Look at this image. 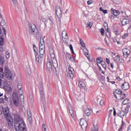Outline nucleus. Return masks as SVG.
Masks as SVG:
<instances>
[{"label": "nucleus", "instance_id": "nucleus-7", "mask_svg": "<svg viewBox=\"0 0 131 131\" xmlns=\"http://www.w3.org/2000/svg\"><path fill=\"white\" fill-rule=\"evenodd\" d=\"M40 93L41 95V101L45 104V91H43V84L40 83L39 84Z\"/></svg>", "mask_w": 131, "mask_h": 131}, {"label": "nucleus", "instance_id": "nucleus-47", "mask_svg": "<svg viewBox=\"0 0 131 131\" xmlns=\"http://www.w3.org/2000/svg\"><path fill=\"white\" fill-rule=\"evenodd\" d=\"M104 32H105V30H104V29H103V28H101L100 29V33H101V35H104Z\"/></svg>", "mask_w": 131, "mask_h": 131}, {"label": "nucleus", "instance_id": "nucleus-52", "mask_svg": "<svg viewBox=\"0 0 131 131\" xmlns=\"http://www.w3.org/2000/svg\"><path fill=\"white\" fill-rule=\"evenodd\" d=\"M88 5H92L93 4V0H89L87 2Z\"/></svg>", "mask_w": 131, "mask_h": 131}, {"label": "nucleus", "instance_id": "nucleus-64", "mask_svg": "<svg viewBox=\"0 0 131 131\" xmlns=\"http://www.w3.org/2000/svg\"><path fill=\"white\" fill-rule=\"evenodd\" d=\"M111 67L112 68H114V64H113V63H111Z\"/></svg>", "mask_w": 131, "mask_h": 131}, {"label": "nucleus", "instance_id": "nucleus-53", "mask_svg": "<svg viewBox=\"0 0 131 131\" xmlns=\"http://www.w3.org/2000/svg\"><path fill=\"white\" fill-rule=\"evenodd\" d=\"M27 72H28V74H29V75H30V74H31V70L30 69V68L28 69Z\"/></svg>", "mask_w": 131, "mask_h": 131}, {"label": "nucleus", "instance_id": "nucleus-1", "mask_svg": "<svg viewBox=\"0 0 131 131\" xmlns=\"http://www.w3.org/2000/svg\"><path fill=\"white\" fill-rule=\"evenodd\" d=\"M14 126V127L16 131H26L25 129V124L24 121L17 114H13Z\"/></svg>", "mask_w": 131, "mask_h": 131}, {"label": "nucleus", "instance_id": "nucleus-5", "mask_svg": "<svg viewBox=\"0 0 131 131\" xmlns=\"http://www.w3.org/2000/svg\"><path fill=\"white\" fill-rule=\"evenodd\" d=\"M45 40L43 38H40V43H39V53H40V57L41 59L43 58V55H45Z\"/></svg>", "mask_w": 131, "mask_h": 131}, {"label": "nucleus", "instance_id": "nucleus-23", "mask_svg": "<svg viewBox=\"0 0 131 131\" xmlns=\"http://www.w3.org/2000/svg\"><path fill=\"white\" fill-rule=\"evenodd\" d=\"M18 93L20 95V98H21V99H24V95H23V90H22V89H18Z\"/></svg>", "mask_w": 131, "mask_h": 131}, {"label": "nucleus", "instance_id": "nucleus-11", "mask_svg": "<svg viewBox=\"0 0 131 131\" xmlns=\"http://www.w3.org/2000/svg\"><path fill=\"white\" fill-rule=\"evenodd\" d=\"M8 125L9 126H13L14 124V122L13 121V118H12V116H9L5 118Z\"/></svg>", "mask_w": 131, "mask_h": 131}, {"label": "nucleus", "instance_id": "nucleus-30", "mask_svg": "<svg viewBox=\"0 0 131 131\" xmlns=\"http://www.w3.org/2000/svg\"><path fill=\"white\" fill-rule=\"evenodd\" d=\"M4 37L3 36H0V46H3L4 45Z\"/></svg>", "mask_w": 131, "mask_h": 131}, {"label": "nucleus", "instance_id": "nucleus-44", "mask_svg": "<svg viewBox=\"0 0 131 131\" xmlns=\"http://www.w3.org/2000/svg\"><path fill=\"white\" fill-rule=\"evenodd\" d=\"M117 63H122V59H120V57H118L117 58Z\"/></svg>", "mask_w": 131, "mask_h": 131}, {"label": "nucleus", "instance_id": "nucleus-50", "mask_svg": "<svg viewBox=\"0 0 131 131\" xmlns=\"http://www.w3.org/2000/svg\"><path fill=\"white\" fill-rule=\"evenodd\" d=\"M28 120L30 123H31V122H32V118H31V117H28Z\"/></svg>", "mask_w": 131, "mask_h": 131}, {"label": "nucleus", "instance_id": "nucleus-6", "mask_svg": "<svg viewBox=\"0 0 131 131\" xmlns=\"http://www.w3.org/2000/svg\"><path fill=\"white\" fill-rule=\"evenodd\" d=\"M12 100H13V103L15 106L16 107H19L20 106V101H19V97L16 94V93H14L12 95Z\"/></svg>", "mask_w": 131, "mask_h": 131}, {"label": "nucleus", "instance_id": "nucleus-63", "mask_svg": "<svg viewBox=\"0 0 131 131\" xmlns=\"http://www.w3.org/2000/svg\"><path fill=\"white\" fill-rule=\"evenodd\" d=\"M128 131H131V125L128 126Z\"/></svg>", "mask_w": 131, "mask_h": 131}, {"label": "nucleus", "instance_id": "nucleus-4", "mask_svg": "<svg viewBox=\"0 0 131 131\" xmlns=\"http://www.w3.org/2000/svg\"><path fill=\"white\" fill-rule=\"evenodd\" d=\"M4 69L3 68H0V77L1 78H4V76H6L8 79H12L13 77V73L10 71L9 67L8 66H5Z\"/></svg>", "mask_w": 131, "mask_h": 131}, {"label": "nucleus", "instance_id": "nucleus-39", "mask_svg": "<svg viewBox=\"0 0 131 131\" xmlns=\"http://www.w3.org/2000/svg\"><path fill=\"white\" fill-rule=\"evenodd\" d=\"M80 43L81 47H82L83 48H84V47H85V43H84V42L81 39H80Z\"/></svg>", "mask_w": 131, "mask_h": 131}, {"label": "nucleus", "instance_id": "nucleus-17", "mask_svg": "<svg viewBox=\"0 0 131 131\" xmlns=\"http://www.w3.org/2000/svg\"><path fill=\"white\" fill-rule=\"evenodd\" d=\"M62 36L63 40H66L68 39V36H67V32L63 31L62 32Z\"/></svg>", "mask_w": 131, "mask_h": 131}, {"label": "nucleus", "instance_id": "nucleus-51", "mask_svg": "<svg viewBox=\"0 0 131 131\" xmlns=\"http://www.w3.org/2000/svg\"><path fill=\"white\" fill-rule=\"evenodd\" d=\"M104 27H105V28H106L107 32H109V31H108V24H107V23H104Z\"/></svg>", "mask_w": 131, "mask_h": 131}, {"label": "nucleus", "instance_id": "nucleus-9", "mask_svg": "<svg viewBox=\"0 0 131 131\" xmlns=\"http://www.w3.org/2000/svg\"><path fill=\"white\" fill-rule=\"evenodd\" d=\"M55 12L56 16H57L58 18H61L62 17V10H61V8H60V7H56Z\"/></svg>", "mask_w": 131, "mask_h": 131}, {"label": "nucleus", "instance_id": "nucleus-32", "mask_svg": "<svg viewBox=\"0 0 131 131\" xmlns=\"http://www.w3.org/2000/svg\"><path fill=\"white\" fill-rule=\"evenodd\" d=\"M128 101H129V99L126 98V99H125L123 101L122 104L123 105H126V104H127V105H128V103H129Z\"/></svg>", "mask_w": 131, "mask_h": 131}, {"label": "nucleus", "instance_id": "nucleus-8", "mask_svg": "<svg viewBox=\"0 0 131 131\" xmlns=\"http://www.w3.org/2000/svg\"><path fill=\"white\" fill-rule=\"evenodd\" d=\"M80 124L83 129V130H85L86 127H88V122L85 120V117H83L80 119Z\"/></svg>", "mask_w": 131, "mask_h": 131}, {"label": "nucleus", "instance_id": "nucleus-54", "mask_svg": "<svg viewBox=\"0 0 131 131\" xmlns=\"http://www.w3.org/2000/svg\"><path fill=\"white\" fill-rule=\"evenodd\" d=\"M0 52L2 53L4 52V48L3 47V46H0Z\"/></svg>", "mask_w": 131, "mask_h": 131}, {"label": "nucleus", "instance_id": "nucleus-61", "mask_svg": "<svg viewBox=\"0 0 131 131\" xmlns=\"http://www.w3.org/2000/svg\"><path fill=\"white\" fill-rule=\"evenodd\" d=\"M115 33L117 35H119V33H118V31H115Z\"/></svg>", "mask_w": 131, "mask_h": 131}, {"label": "nucleus", "instance_id": "nucleus-40", "mask_svg": "<svg viewBox=\"0 0 131 131\" xmlns=\"http://www.w3.org/2000/svg\"><path fill=\"white\" fill-rule=\"evenodd\" d=\"M2 30L3 31V33L5 35V36H7V30L6 29V28L2 27Z\"/></svg>", "mask_w": 131, "mask_h": 131}, {"label": "nucleus", "instance_id": "nucleus-34", "mask_svg": "<svg viewBox=\"0 0 131 131\" xmlns=\"http://www.w3.org/2000/svg\"><path fill=\"white\" fill-rule=\"evenodd\" d=\"M100 64H101L102 67H103L104 69L106 70L107 68V64H106V62L104 61H103Z\"/></svg>", "mask_w": 131, "mask_h": 131}, {"label": "nucleus", "instance_id": "nucleus-3", "mask_svg": "<svg viewBox=\"0 0 131 131\" xmlns=\"http://www.w3.org/2000/svg\"><path fill=\"white\" fill-rule=\"evenodd\" d=\"M29 33L30 35H34L36 39H40L41 38V34L36 28V26L34 24L30 25L29 26Z\"/></svg>", "mask_w": 131, "mask_h": 131}, {"label": "nucleus", "instance_id": "nucleus-55", "mask_svg": "<svg viewBox=\"0 0 131 131\" xmlns=\"http://www.w3.org/2000/svg\"><path fill=\"white\" fill-rule=\"evenodd\" d=\"M4 101H5V98H0L1 103H4Z\"/></svg>", "mask_w": 131, "mask_h": 131}, {"label": "nucleus", "instance_id": "nucleus-27", "mask_svg": "<svg viewBox=\"0 0 131 131\" xmlns=\"http://www.w3.org/2000/svg\"><path fill=\"white\" fill-rule=\"evenodd\" d=\"M96 61L98 63L101 64L103 61V58L101 57H98L97 59H96Z\"/></svg>", "mask_w": 131, "mask_h": 131}, {"label": "nucleus", "instance_id": "nucleus-15", "mask_svg": "<svg viewBox=\"0 0 131 131\" xmlns=\"http://www.w3.org/2000/svg\"><path fill=\"white\" fill-rule=\"evenodd\" d=\"M122 89L124 90H128L129 89V84L127 82H125L122 85Z\"/></svg>", "mask_w": 131, "mask_h": 131}, {"label": "nucleus", "instance_id": "nucleus-41", "mask_svg": "<svg viewBox=\"0 0 131 131\" xmlns=\"http://www.w3.org/2000/svg\"><path fill=\"white\" fill-rule=\"evenodd\" d=\"M6 58L7 59H9V58H10V51H7L6 52Z\"/></svg>", "mask_w": 131, "mask_h": 131}, {"label": "nucleus", "instance_id": "nucleus-48", "mask_svg": "<svg viewBox=\"0 0 131 131\" xmlns=\"http://www.w3.org/2000/svg\"><path fill=\"white\" fill-rule=\"evenodd\" d=\"M127 36H128V33H126L122 36V38L124 39L126 38V37H127Z\"/></svg>", "mask_w": 131, "mask_h": 131}, {"label": "nucleus", "instance_id": "nucleus-57", "mask_svg": "<svg viewBox=\"0 0 131 131\" xmlns=\"http://www.w3.org/2000/svg\"><path fill=\"white\" fill-rule=\"evenodd\" d=\"M12 3L14 4V5H17V1L16 0H11Z\"/></svg>", "mask_w": 131, "mask_h": 131}, {"label": "nucleus", "instance_id": "nucleus-46", "mask_svg": "<svg viewBox=\"0 0 131 131\" xmlns=\"http://www.w3.org/2000/svg\"><path fill=\"white\" fill-rule=\"evenodd\" d=\"M70 49L72 53V54H74V51L73 50V47H72V45H70Z\"/></svg>", "mask_w": 131, "mask_h": 131}, {"label": "nucleus", "instance_id": "nucleus-26", "mask_svg": "<svg viewBox=\"0 0 131 131\" xmlns=\"http://www.w3.org/2000/svg\"><path fill=\"white\" fill-rule=\"evenodd\" d=\"M84 114L86 115V116H90L91 115V110L88 109L84 112Z\"/></svg>", "mask_w": 131, "mask_h": 131}, {"label": "nucleus", "instance_id": "nucleus-43", "mask_svg": "<svg viewBox=\"0 0 131 131\" xmlns=\"http://www.w3.org/2000/svg\"><path fill=\"white\" fill-rule=\"evenodd\" d=\"M1 26H5L6 25V21H5V20H2L1 21Z\"/></svg>", "mask_w": 131, "mask_h": 131}, {"label": "nucleus", "instance_id": "nucleus-33", "mask_svg": "<svg viewBox=\"0 0 131 131\" xmlns=\"http://www.w3.org/2000/svg\"><path fill=\"white\" fill-rule=\"evenodd\" d=\"M124 124H125V123L123 122V120H122V124L118 129L119 131H122V128L123 127V126H124Z\"/></svg>", "mask_w": 131, "mask_h": 131}, {"label": "nucleus", "instance_id": "nucleus-16", "mask_svg": "<svg viewBox=\"0 0 131 131\" xmlns=\"http://www.w3.org/2000/svg\"><path fill=\"white\" fill-rule=\"evenodd\" d=\"M111 13L114 15V16H118L119 14H120V12L118 10H115L114 9L112 8L111 9Z\"/></svg>", "mask_w": 131, "mask_h": 131}, {"label": "nucleus", "instance_id": "nucleus-37", "mask_svg": "<svg viewBox=\"0 0 131 131\" xmlns=\"http://www.w3.org/2000/svg\"><path fill=\"white\" fill-rule=\"evenodd\" d=\"M4 100L5 101H8L9 100V98H10V96H9V94L7 93L4 95Z\"/></svg>", "mask_w": 131, "mask_h": 131}, {"label": "nucleus", "instance_id": "nucleus-59", "mask_svg": "<svg viewBox=\"0 0 131 131\" xmlns=\"http://www.w3.org/2000/svg\"><path fill=\"white\" fill-rule=\"evenodd\" d=\"M100 105H101V106H103L104 105V101L103 100L100 101Z\"/></svg>", "mask_w": 131, "mask_h": 131}, {"label": "nucleus", "instance_id": "nucleus-25", "mask_svg": "<svg viewBox=\"0 0 131 131\" xmlns=\"http://www.w3.org/2000/svg\"><path fill=\"white\" fill-rule=\"evenodd\" d=\"M33 47L34 51L35 53V56H37V55H38V50H37V48H36V46H35V45H33Z\"/></svg>", "mask_w": 131, "mask_h": 131}, {"label": "nucleus", "instance_id": "nucleus-35", "mask_svg": "<svg viewBox=\"0 0 131 131\" xmlns=\"http://www.w3.org/2000/svg\"><path fill=\"white\" fill-rule=\"evenodd\" d=\"M93 26V23L92 22H89L87 24H86V27H88V28H92Z\"/></svg>", "mask_w": 131, "mask_h": 131}, {"label": "nucleus", "instance_id": "nucleus-56", "mask_svg": "<svg viewBox=\"0 0 131 131\" xmlns=\"http://www.w3.org/2000/svg\"><path fill=\"white\" fill-rule=\"evenodd\" d=\"M106 61L107 63V64L110 63V59H109V58H106Z\"/></svg>", "mask_w": 131, "mask_h": 131}, {"label": "nucleus", "instance_id": "nucleus-13", "mask_svg": "<svg viewBox=\"0 0 131 131\" xmlns=\"http://www.w3.org/2000/svg\"><path fill=\"white\" fill-rule=\"evenodd\" d=\"M69 76L70 78H73L74 77V70L71 67H69Z\"/></svg>", "mask_w": 131, "mask_h": 131}, {"label": "nucleus", "instance_id": "nucleus-28", "mask_svg": "<svg viewBox=\"0 0 131 131\" xmlns=\"http://www.w3.org/2000/svg\"><path fill=\"white\" fill-rule=\"evenodd\" d=\"M79 86L80 89H83V88H85V84L82 82H79Z\"/></svg>", "mask_w": 131, "mask_h": 131}, {"label": "nucleus", "instance_id": "nucleus-18", "mask_svg": "<svg viewBox=\"0 0 131 131\" xmlns=\"http://www.w3.org/2000/svg\"><path fill=\"white\" fill-rule=\"evenodd\" d=\"M118 116L121 117V118H123L125 116V113L123 111H120L117 113Z\"/></svg>", "mask_w": 131, "mask_h": 131}, {"label": "nucleus", "instance_id": "nucleus-31", "mask_svg": "<svg viewBox=\"0 0 131 131\" xmlns=\"http://www.w3.org/2000/svg\"><path fill=\"white\" fill-rule=\"evenodd\" d=\"M99 10H100V12H102L103 13V14H107V13H108V10H104V9H103V8H102V7H100L99 8Z\"/></svg>", "mask_w": 131, "mask_h": 131}, {"label": "nucleus", "instance_id": "nucleus-36", "mask_svg": "<svg viewBox=\"0 0 131 131\" xmlns=\"http://www.w3.org/2000/svg\"><path fill=\"white\" fill-rule=\"evenodd\" d=\"M5 62V57L4 56H0V62L1 63L2 65L4 64Z\"/></svg>", "mask_w": 131, "mask_h": 131}, {"label": "nucleus", "instance_id": "nucleus-38", "mask_svg": "<svg viewBox=\"0 0 131 131\" xmlns=\"http://www.w3.org/2000/svg\"><path fill=\"white\" fill-rule=\"evenodd\" d=\"M91 131H98V126H94L91 127Z\"/></svg>", "mask_w": 131, "mask_h": 131}, {"label": "nucleus", "instance_id": "nucleus-42", "mask_svg": "<svg viewBox=\"0 0 131 131\" xmlns=\"http://www.w3.org/2000/svg\"><path fill=\"white\" fill-rule=\"evenodd\" d=\"M42 130L47 131V125H46L45 124L42 125Z\"/></svg>", "mask_w": 131, "mask_h": 131}, {"label": "nucleus", "instance_id": "nucleus-21", "mask_svg": "<svg viewBox=\"0 0 131 131\" xmlns=\"http://www.w3.org/2000/svg\"><path fill=\"white\" fill-rule=\"evenodd\" d=\"M129 23V19L126 18H123L122 20V25L124 26V25H126V24H128Z\"/></svg>", "mask_w": 131, "mask_h": 131}, {"label": "nucleus", "instance_id": "nucleus-24", "mask_svg": "<svg viewBox=\"0 0 131 131\" xmlns=\"http://www.w3.org/2000/svg\"><path fill=\"white\" fill-rule=\"evenodd\" d=\"M83 51L84 52L86 57L89 58V56H90V54H89V50H88L86 48H84Z\"/></svg>", "mask_w": 131, "mask_h": 131}, {"label": "nucleus", "instance_id": "nucleus-12", "mask_svg": "<svg viewBox=\"0 0 131 131\" xmlns=\"http://www.w3.org/2000/svg\"><path fill=\"white\" fill-rule=\"evenodd\" d=\"M3 111L5 118L11 116V114H10V110L8 107H3Z\"/></svg>", "mask_w": 131, "mask_h": 131}, {"label": "nucleus", "instance_id": "nucleus-2", "mask_svg": "<svg viewBox=\"0 0 131 131\" xmlns=\"http://www.w3.org/2000/svg\"><path fill=\"white\" fill-rule=\"evenodd\" d=\"M50 54L52 61H48L47 62V67L48 70L49 71L50 73H51L53 71V66L55 69L58 67V61H57V59L55 56V53H54V49H51L50 50Z\"/></svg>", "mask_w": 131, "mask_h": 131}, {"label": "nucleus", "instance_id": "nucleus-58", "mask_svg": "<svg viewBox=\"0 0 131 131\" xmlns=\"http://www.w3.org/2000/svg\"><path fill=\"white\" fill-rule=\"evenodd\" d=\"M28 117H31V113L30 112H28Z\"/></svg>", "mask_w": 131, "mask_h": 131}, {"label": "nucleus", "instance_id": "nucleus-29", "mask_svg": "<svg viewBox=\"0 0 131 131\" xmlns=\"http://www.w3.org/2000/svg\"><path fill=\"white\" fill-rule=\"evenodd\" d=\"M115 94L117 95H122V91L120 89H117L115 91Z\"/></svg>", "mask_w": 131, "mask_h": 131}, {"label": "nucleus", "instance_id": "nucleus-10", "mask_svg": "<svg viewBox=\"0 0 131 131\" xmlns=\"http://www.w3.org/2000/svg\"><path fill=\"white\" fill-rule=\"evenodd\" d=\"M122 52L123 54V57L126 58L128 56H129V54H130V50L127 48H124L122 50Z\"/></svg>", "mask_w": 131, "mask_h": 131}, {"label": "nucleus", "instance_id": "nucleus-45", "mask_svg": "<svg viewBox=\"0 0 131 131\" xmlns=\"http://www.w3.org/2000/svg\"><path fill=\"white\" fill-rule=\"evenodd\" d=\"M121 98H120V100H123V99H125L126 96H125V94H121L120 96Z\"/></svg>", "mask_w": 131, "mask_h": 131}, {"label": "nucleus", "instance_id": "nucleus-20", "mask_svg": "<svg viewBox=\"0 0 131 131\" xmlns=\"http://www.w3.org/2000/svg\"><path fill=\"white\" fill-rule=\"evenodd\" d=\"M131 104L130 103H128V104L127 105V106L125 107L124 110L123 111L124 112H125V114H127L128 113V109L130 108Z\"/></svg>", "mask_w": 131, "mask_h": 131}, {"label": "nucleus", "instance_id": "nucleus-62", "mask_svg": "<svg viewBox=\"0 0 131 131\" xmlns=\"http://www.w3.org/2000/svg\"><path fill=\"white\" fill-rule=\"evenodd\" d=\"M104 41L107 46H109V43H108V42L107 41V40L106 39H104Z\"/></svg>", "mask_w": 131, "mask_h": 131}, {"label": "nucleus", "instance_id": "nucleus-60", "mask_svg": "<svg viewBox=\"0 0 131 131\" xmlns=\"http://www.w3.org/2000/svg\"><path fill=\"white\" fill-rule=\"evenodd\" d=\"M114 98H115L116 100L118 99L117 95L115 93L114 94Z\"/></svg>", "mask_w": 131, "mask_h": 131}, {"label": "nucleus", "instance_id": "nucleus-22", "mask_svg": "<svg viewBox=\"0 0 131 131\" xmlns=\"http://www.w3.org/2000/svg\"><path fill=\"white\" fill-rule=\"evenodd\" d=\"M36 57V61L37 62V63L38 64H40V63H41V58H39V56H38V55H35Z\"/></svg>", "mask_w": 131, "mask_h": 131}, {"label": "nucleus", "instance_id": "nucleus-49", "mask_svg": "<svg viewBox=\"0 0 131 131\" xmlns=\"http://www.w3.org/2000/svg\"><path fill=\"white\" fill-rule=\"evenodd\" d=\"M17 88L18 89H22V84H21V83L18 82Z\"/></svg>", "mask_w": 131, "mask_h": 131}, {"label": "nucleus", "instance_id": "nucleus-19", "mask_svg": "<svg viewBox=\"0 0 131 131\" xmlns=\"http://www.w3.org/2000/svg\"><path fill=\"white\" fill-rule=\"evenodd\" d=\"M4 88L5 90L8 92V93H11V92H12V88H11L10 85L7 84V85H4Z\"/></svg>", "mask_w": 131, "mask_h": 131}, {"label": "nucleus", "instance_id": "nucleus-14", "mask_svg": "<svg viewBox=\"0 0 131 131\" xmlns=\"http://www.w3.org/2000/svg\"><path fill=\"white\" fill-rule=\"evenodd\" d=\"M68 107L71 116L73 118L74 117V111L73 110V107L71 106V104H69Z\"/></svg>", "mask_w": 131, "mask_h": 131}]
</instances>
